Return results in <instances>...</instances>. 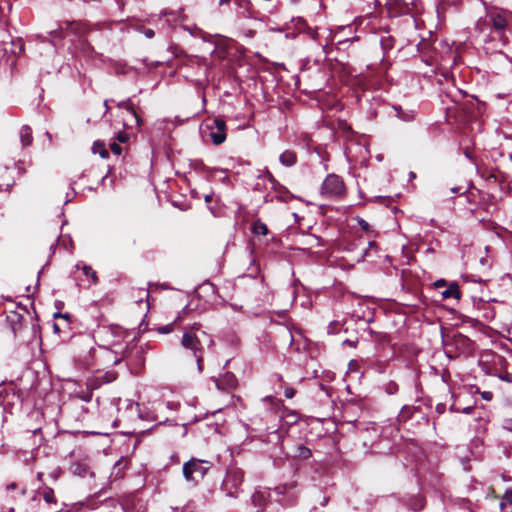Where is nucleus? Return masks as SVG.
Instances as JSON below:
<instances>
[{
	"instance_id": "15",
	"label": "nucleus",
	"mask_w": 512,
	"mask_h": 512,
	"mask_svg": "<svg viewBox=\"0 0 512 512\" xmlns=\"http://www.w3.org/2000/svg\"><path fill=\"white\" fill-rule=\"evenodd\" d=\"M83 272L86 276L90 277L92 279L93 282H96L97 281V275H96V272L93 271L90 267H87V266H84L83 267Z\"/></svg>"
},
{
	"instance_id": "12",
	"label": "nucleus",
	"mask_w": 512,
	"mask_h": 512,
	"mask_svg": "<svg viewBox=\"0 0 512 512\" xmlns=\"http://www.w3.org/2000/svg\"><path fill=\"white\" fill-rule=\"evenodd\" d=\"M279 160L285 166H292L296 162V155L292 151H284L280 155Z\"/></svg>"
},
{
	"instance_id": "29",
	"label": "nucleus",
	"mask_w": 512,
	"mask_h": 512,
	"mask_svg": "<svg viewBox=\"0 0 512 512\" xmlns=\"http://www.w3.org/2000/svg\"><path fill=\"white\" fill-rule=\"evenodd\" d=\"M230 0H219V4L220 5H223V4H226L228 3Z\"/></svg>"
},
{
	"instance_id": "36",
	"label": "nucleus",
	"mask_w": 512,
	"mask_h": 512,
	"mask_svg": "<svg viewBox=\"0 0 512 512\" xmlns=\"http://www.w3.org/2000/svg\"><path fill=\"white\" fill-rule=\"evenodd\" d=\"M106 109H109L108 103L105 102Z\"/></svg>"
},
{
	"instance_id": "14",
	"label": "nucleus",
	"mask_w": 512,
	"mask_h": 512,
	"mask_svg": "<svg viewBox=\"0 0 512 512\" xmlns=\"http://www.w3.org/2000/svg\"><path fill=\"white\" fill-rule=\"evenodd\" d=\"M253 232L258 235H266L268 233V228L263 222L256 221L253 225Z\"/></svg>"
},
{
	"instance_id": "35",
	"label": "nucleus",
	"mask_w": 512,
	"mask_h": 512,
	"mask_svg": "<svg viewBox=\"0 0 512 512\" xmlns=\"http://www.w3.org/2000/svg\"><path fill=\"white\" fill-rule=\"evenodd\" d=\"M216 386H217L219 389H221V386H220V384H219L218 382L216 383Z\"/></svg>"
},
{
	"instance_id": "27",
	"label": "nucleus",
	"mask_w": 512,
	"mask_h": 512,
	"mask_svg": "<svg viewBox=\"0 0 512 512\" xmlns=\"http://www.w3.org/2000/svg\"><path fill=\"white\" fill-rule=\"evenodd\" d=\"M227 378L229 380L230 387H233L235 385L234 377L232 375H227Z\"/></svg>"
},
{
	"instance_id": "17",
	"label": "nucleus",
	"mask_w": 512,
	"mask_h": 512,
	"mask_svg": "<svg viewBox=\"0 0 512 512\" xmlns=\"http://www.w3.org/2000/svg\"><path fill=\"white\" fill-rule=\"evenodd\" d=\"M110 149L116 155H120L122 153V148L119 145V143H116V142L111 143L110 144Z\"/></svg>"
},
{
	"instance_id": "10",
	"label": "nucleus",
	"mask_w": 512,
	"mask_h": 512,
	"mask_svg": "<svg viewBox=\"0 0 512 512\" xmlns=\"http://www.w3.org/2000/svg\"><path fill=\"white\" fill-rule=\"evenodd\" d=\"M442 297L444 299L451 298V297H453L455 299H459L460 298V291H459L458 284L451 283L449 285V287L442 292Z\"/></svg>"
},
{
	"instance_id": "6",
	"label": "nucleus",
	"mask_w": 512,
	"mask_h": 512,
	"mask_svg": "<svg viewBox=\"0 0 512 512\" xmlns=\"http://www.w3.org/2000/svg\"><path fill=\"white\" fill-rule=\"evenodd\" d=\"M118 106H119V108H123L127 112L128 116H129V119L124 121V126L125 127H128V128L132 127L133 123L136 126H140L141 125V119L139 118V116L137 115L135 110L133 109L132 104H131L130 101L120 102L118 104Z\"/></svg>"
},
{
	"instance_id": "5",
	"label": "nucleus",
	"mask_w": 512,
	"mask_h": 512,
	"mask_svg": "<svg viewBox=\"0 0 512 512\" xmlns=\"http://www.w3.org/2000/svg\"><path fill=\"white\" fill-rule=\"evenodd\" d=\"M225 122L221 119L214 120V128L212 127V131L210 133L211 139L215 145L222 144L226 139L225 133Z\"/></svg>"
},
{
	"instance_id": "23",
	"label": "nucleus",
	"mask_w": 512,
	"mask_h": 512,
	"mask_svg": "<svg viewBox=\"0 0 512 512\" xmlns=\"http://www.w3.org/2000/svg\"><path fill=\"white\" fill-rule=\"evenodd\" d=\"M481 397L486 401H491L493 398V393L490 391L481 392Z\"/></svg>"
},
{
	"instance_id": "18",
	"label": "nucleus",
	"mask_w": 512,
	"mask_h": 512,
	"mask_svg": "<svg viewBox=\"0 0 512 512\" xmlns=\"http://www.w3.org/2000/svg\"><path fill=\"white\" fill-rule=\"evenodd\" d=\"M357 222H358L359 226L362 228V230H364L366 232L370 231V225L367 221H365L362 218H358Z\"/></svg>"
},
{
	"instance_id": "21",
	"label": "nucleus",
	"mask_w": 512,
	"mask_h": 512,
	"mask_svg": "<svg viewBox=\"0 0 512 512\" xmlns=\"http://www.w3.org/2000/svg\"><path fill=\"white\" fill-rule=\"evenodd\" d=\"M408 5L412 9V13L411 14H413V13L418 11V7L420 5V1L419 0H412V2L408 3Z\"/></svg>"
},
{
	"instance_id": "28",
	"label": "nucleus",
	"mask_w": 512,
	"mask_h": 512,
	"mask_svg": "<svg viewBox=\"0 0 512 512\" xmlns=\"http://www.w3.org/2000/svg\"><path fill=\"white\" fill-rule=\"evenodd\" d=\"M55 317H62V318L68 319V315H63L61 313H55Z\"/></svg>"
},
{
	"instance_id": "8",
	"label": "nucleus",
	"mask_w": 512,
	"mask_h": 512,
	"mask_svg": "<svg viewBox=\"0 0 512 512\" xmlns=\"http://www.w3.org/2000/svg\"><path fill=\"white\" fill-rule=\"evenodd\" d=\"M490 18L496 30H503L507 25V20L501 13H492Z\"/></svg>"
},
{
	"instance_id": "37",
	"label": "nucleus",
	"mask_w": 512,
	"mask_h": 512,
	"mask_svg": "<svg viewBox=\"0 0 512 512\" xmlns=\"http://www.w3.org/2000/svg\"><path fill=\"white\" fill-rule=\"evenodd\" d=\"M106 109H109L108 103L105 102Z\"/></svg>"
},
{
	"instance_id": "7",
	"label": "nucleus",
	"mask_w": 512,
	"mask_h": 512,
	"mask_svg": "<svg viewBox=\"0 0 512 512\" xmlns=\"http://www.w3.org/2000/svg\"><path fill=\"white\" fill-rule=\"evenodd\" d=\"M24 495H25V489L24 488L18 489V486L16 483H10L5 488V497L6 498H9L12 500H17L18 497L24 496Z\"/></svg>"
},
{
	"instance_id": "11",
	"label": "nucleus",
	"mask_w": 512,
	"mask_h": 512,
	"mask_svg": "<svg viewBox=\"0 0 512 512\" xmlns=\"http://www.w3.org/2000/svg\"><path fill=\"white\" fill-rule=\"evenodd\" d=\"M20 139L23 146H29L32 143V130L28 126H23L20 130Z\"/></svg>"
},
{
	"instance_id": "9",
	"label": "nucleus",
	"mask_w": 512,
	"mask_h": 512,
	"mask_svg": "<svg viewBox=\"0 0 512 512\" xmlns=\"http://www.w3.org/2000/svg\"><path fill=\"white\" fill-rule=\"evenodd\" d=\"M292 455L295 458L308 459L311 456V450L308 447L300 444L294 447Z\"/></svg>"
},
{
	"instance_id": "13",
	"label": "nucleus",
	"mask_w": 512,
	"mask_h": 512,
	"mask_svg": "<svg viewBox=\"0 0 512 512\" xmlns=\"http://www.w3.org/2000/svg\"><path fill=\"white\" fill-rule=\"evenodd\" d=\"M92 151L95 154L98 153L102 158L108 157V151L105 149L104 144L100 141L94 142Z\"/></svg>"
},
{
	"instance_id": "2",
	"label": "nucleus",
	"mask_w": 512,
	"mask_h": 512,
	"mask_svg": "<svg viewBox=\"0 0 512 512\" xmlns=\"http://www.w3.org/2000/svg\"><path fill=\"white\" fill-rule=\"evenodd\" d=\"M344 189V183L340 177L329 175L322 184L321 193L326 197H337L343 194Z\"/></svg>"
},
{
	"instance_id": "16",
	"label": "nucleus",
	"mask_w": 512,
	"mask_h": 512,
	"mask_svg": "<svg viewBox=\"0 0 512 512\" xmlns=\"http://www.w3.org/2000/svg\"><path fill=\"white\" fill-rule=\"evenodd\" d=\"M43 497L47 503H52L55 501L54 493H53V490H51V489L45 491Z\"/></svg>"
},
{
	"instance_id": "30",
	"label": "nucleus",
	"mask_w": 512,
	"mask_h": 512,
	"mask_svg": "<svg viewBox=\"0 0 512 512\" xmlns=\"http://www.w3.org/2000/svg\"><path fill=\"white\" fill-rule=\"evenodd\" d=\"M504 507H505V502H501V504H500V508H501V509H504Z\"/></svg>"
},
{
	"instance_id": "32",
	"label": "nucleus",
	"mask_w": 512,
	"mask_h": 512,
	"mask_svg": "<svg viewBox=\"0 0 512 512\" xmlns=\"http://www.w3.org/2000/svg\"><path fill=\"white\" fill-rule=\"evenodd\" d=\"M443 2H447V3H454L455 1H450V0H442Z\"/></svg>"
},
{
	"instance_id": "22",
	"label": "nucleus",
	"mask_w": 512,
	"mask_h": 512,
	"mask_svg": "<svg viewBox=\"0 0 512 512\" xmlns=\"http://www.w3.org/2000/svg\"><path fill=\"white\" fill-rule=\"evenodd\" d=\"M504 501L508 504H512V489H508L504 494Z\"/></svg>"
},
{
	"instance_id": "4",
	"label": "nucleus",
	"mask_w": 512,
	"mask_h": 512,
	"mask_svg": "<svg viewBox=\"0 0 512 512\" xmlns=\"http://www.w3.org/2000/svg\"><path fill=\"white\" fill-rule=\"evenodd\" d=\"M386 8L389 15L392 17L412 13V9L404 0H387Z\"/></svg>"
},
{
	"instance_id": "26",
	"label": "nucleus",
	"mask_w": 512,
	"mask_h": 512,
	"mask_svg": "<svg viewBox=\"0 0 512 512\" xmlns=\"http://www.w3.org/2000/svg\"><path fill=\"white\" fill-rule=\"evenodd\" d=\"M444 285H446V281L444 279H440L435 282L436 287H442Z\"/></svg>"
},
{
	"instance_id": "24",
	"label": "nucleus",
	"mask_w": 512,
	"mask_h": 512,
	"mask_svg": "<svg viewBox=\"0 0 512 512\" xmlns=\"http://www.w3.org/2000/svg\"><path fill=\"white\" fill-rule=\"evenodd\" d=\"M284 395H285L287 398L291 399V398H293V397H294V395H295V390H294L293 388H286V389H285V391H284Z\"/></svg>"
},
{
	"instance_id": "33",
	"label": "nucleus",
	"mask_w": 512,
	"mask_h": 512,
	"mask_svg": "<svg viewBox=\"0 0 512 512\" xmlns=\"http://www.w3.org/2000/svg\"><path fill=\"white\" fill-rule=\"evenodd\" d=\"M458 191L457 188H452V192L456 193Z\"/></svg>"
},
{
	"instance_id": "19",
	"label": "nucleus",
	"mask_w": 512,
	"mask_h": 512,
	"mask_svg": "<svg viewBox=\"0 0 512 512\" xmlns=\"http://www.w3.org/2000/svg\"><path fill=\"white\" fill-rule=\"evenodd\" d=\"M128 139H129V135L126 132H124V131L119 132L118 135H117V140L120 143H125V142L128 141Z\"/></svg>"
},
{
	"instance_id": "31",
	"label": "nucleus",
	"mask_w": 512,
	"mask_h": 512,
	"mask_svg": "<svg viewBox=\"0 0 512 512\" xmlns=\"http://www.w3.org/2000/svg\"><path fill=\"white\" fill-rule=\"evenodd\" d=\"M205 200H206L207 202H209V201L211 200V196H206V197H205Z\"/></svg>"
},
{
	"instance_id": "34",
	"label": "nucleus",
	"mask_w": 512,
	"mask_h": 512,
	"mask_svg": "<svg viewBox=\"0 0 512 512\" xmlns=\"http://www.w3.org/2000/svg\"><path fill=\"white\" fill-rule=\"evenodd\" d=\"M58 329H59V328H58V326L55 324V325H54V330H56V331H57Z\"/></svg>"
},
{
	"instance_id": "1",
	"label": "nucleus",
	"mask_w": 512,
	"mask_h": 512,
	"mask_svg": "<svg viewBox=\"0 0 512 512\" xmlns=\"http://www.w3.org/2000/svg\"><path fill=\"white\" fill-rule=\"evenodd\" d=\"M181 344L184 348L189 349L193 352L197 360L198 369L201 371V364L203 360V343L201 339L196 334L187 332L183 334Z\"/></svg>"
},
{
	"instance_id": "3",
	"label": "nucleus",
	"mask_w": 512,
	"mask_h": 512,
	"mask_svg": "<svg viewBox=\"0 0 512 512\" xmlns=\"http://www.w3.org/2000/svg\"><path fill=\"white\" fill-rule=\"evenodd\" d=\"M206 471L207 468L204 466V461L200 460L193 459L183 466V474L188 481L203 478Z\"/></svg>"
},
{
	"instance_id": "25",
	"label": "nucleus",
	"mask_w": 512,
	"mask_h": 512,
	"mask_svg": "<svg viewBox=\"0 0 512 512\" xmlns=\"http://www.w3.org/2000/svg\"><path fill=\"white\" fill-rule=\"evenodd\" d=\"M144 35L147 37V38H153L155 33L152 29H146L144 31Z\"/></svg>"
},
{
	"instance_id": "20",
	"label": "nucleus",
	"mask_w": 512,
	"mask_h": 512,
	"mask_svg": "<svg viewBox=\"0 0 512 512\" xmlns=\"http://www.w3.org/2000/svg\"><path fill=\"white\" fill-rule=\"evenodd\" d=\"M173 330V324L165 325L158 328V331L162 334L170 333Z\"/></svg>"
}]
</instances>
